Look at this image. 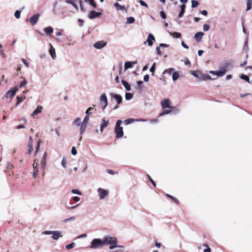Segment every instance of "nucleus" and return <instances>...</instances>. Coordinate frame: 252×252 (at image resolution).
Wrapping results in <instances>:
<instances>
[{
  "mask_svg": "<svg viewBox=\"0 0 252 252\" xmlns=\"http://www.w3.org/2000/svg\"><path fill=\"white\" fill-rule=\"evenodd\" d=\"M89 120V116L86 115V117H85V118L83 120L82 124H85L86 125H87Z\"/></svg>",
  "mask_w": 252,
  "mask_h": 252,
  "instance_id": "45",
  "label": "nucleus"
},
{
  "mask_svg": "<svg viewBox=\"0 0 252 252\" xmlns=\"http://www.w3.org/2000/svg\"><path fill=\"white\" fill-rule=\"evenodd\" d=\"M134 122V120L133 119H128L125 121L124 123L126 125L129 124Z\"/></svg>",
  "mask_w": 252,
  "mask_h": 252,
  "instance_id": "43",
  "label": "nucleus"
},
{
  "mask_svg": "<svg viewBox=\"0 0 252 252\" xmlns=\"http://www.w3.org/2000/svg\"><path fill=\"white\" fill-rule=\"evenodd\" d=\"M71 192L73 193H75V194H77L78 195H81L82 193H81V192L79 190H77V189H73L71 190Z\"/></svg>",
  "mask_w": 252,
  "mask_h": 252,
  "instance_id": "49",
  "label": "nucleus"
},
{
  "mask_svg": "<svg viewBox=\"0 0 252 252\" xmlns=\"http://www.w3.org/2000/svg\"><path fill=\"white\" fill-rule=\"evenodd\" d=\"M155 41V38L154 36L150 33L148 36V38L146 41H144V44H146L148 43L149 46H151L153 45L154 42Z\"/></svg>",
  "mask_w": 252,
  "mask_h": 252,
  "instance_id": "9",
  "label": "nucleus"
},
{
  "mask_svg": "<svg viewBox=\"0 0 252 252\" xmlns=\"http://www.w3.org/2000/svg\"><path fill=\"white\" fill-rule=\"evenodd\" d=\"M47 157V152H45L41 161V167L43 170H45L46 167Z\"/></svg>",
  "mask_w": 252,
  "mask_h": 252,
  "instance_id": "12",
  "label": "nucleus"
},
{
  "mask_svg": "<svg viewBox=\"0 0 252 252\" xmlns=\"http://www.w3.org/2000/svg\"><path fill=\"white\" fill-rule=\"evenodd\" d=\"M113 97H114V98H115L116 99V100L117 101V103H118V105L114 108V109H117L119 107L118 105L122 103V97L120 95L117 94H114L113 95Z\"/></svg>",
  "mask_w": 252,
  "mask_h": 252,
  "instance_id": "16",
  "label": "nucleus"
},
{
  "mask_svg": "<svg viewBox=\"0 0 252 252\" xmlns=\"http://www.w3.org/2000/svg\"><path fill=\"white\" fill-rule=\"evenodd\" d=\"M39 17V14H35L29 20L32 25H34L37 22Z\"/></svg>",
  "mask_w": 252,
  "mask_h": 252,
  "instance_id": "14",
  "label": "nucleus"
},
{
  "mask_svg": "<svg viewBox=\"0 0 252 252\" xmlns=\"http://www.w3.org/2000/svg\"><path fill=\"white\" fill-rule=\"evenodd\" d=\"M155 66H156V63H154L153 65L151 66V67L150 69V71L153 73V75L154 74V73L155 70Z\"/></svg>",
  "mask_w": 252,
  "mask_h": 252,
  "instance_id": "48",
  "label": "nucleus"
},
{
  "mask_svg": "<svg viewBox=\"0 0 252 252\" xmlns=\"http://www.w3.org/2000/svg\"><path fill=\"white\" fill-rule=\"evenodd\" d=\"M38 159H35L33 160V163L32 164V167L33 168V177L34 178H36L38 175Z\"/></svg>",
  "mask_w": 252,
  "mask_h": 252,
  "instance_id": "7",
  "label": "nucleus"
},
{
  "mask_svg": "<svg viewBox=\"0 0 252 252\" xmlns=\"http://www.w3.org/2000/svg\"><path fill=\"white\" fill-rule=\"evenodd\" d=\"M115 7L117 10H125L126 11V9L124 5H121L119 3L116 2L114 4Z\"/></svg>",
  "mask_w": 252,
  "mask_h": 252,
  "instance_id": "18",
  "label": "nucleus"
},
{
  "mask_svg": "<svg viewBox=\"0 0 252 252\" xmlns=\"http://www.w3.org/2000/svg\"><path fill=\"white\" fill-rule=\"evenodd\" d=\"M147 176H148V178L149 181L152 183L153 185L155 187L156 186V183L155 182V181L152 179V178L151 177V176L149 175H147Z\"/></svg>",
  "mask_w": 252,
  "mask_h": 252,
  "instance_id": "47",
  "label": "nucleus"
},
{
  "mask_svg": "<svg viewBox=\"0 0 252 252\" xmlns=\"http://www.w3.org/2000/svg\"><path fill=\"white\" fill-rule=\"evenodd\" d=\"M186 7V5H185V4H183L181 5V11L179 14V18H181L183 16L185 11Z\"/></svg>",
  "mask_w": 252,
  "mask_h": 252,
  "instance_id": "22",
  "label": "nucleus"
},
{
  "mask_svg": "<svg viewBox=\"0 0 252 252\" xmlns=\"http://www.w3.org/2000/svg\"><path fill=\"white\" fill-rule=\"evenodd\" d=\"M85 2L90 3L94 8H96L97 7V4L94 2V0H85Z\"/></svg>",
  "mask_w": 252,
  "mask_h": 252,
  "instance_id": "29",
  "label": "nucleus"
},
{
  "mask_svg": "<svg viewBox=\"0 0 252 252\" xmlns=\"http://www.w3.org/2000/svg\"><path fill=\"white\" fill-rule=\"evenodd\" d=\"M87 126V125H86L85 124L82 123V124L81 125L80 130V134L81 135H82L83 134V133L85 132V131L86 130Z\"/></svg>",
  "mask_w": 252,
  "mask_h": 252,
  "instance_id": "27",
  "label": "nucleus"
},
{
  "mask_svg": "<svg viewBox=\"0 0 252 252\" xmlns=\"http://www.w3.org/2000/svg\"><path fill=\"white\" fill-rule=\"evenodd\" d=\"M93 109H94V108H92V107H90V108H89L87 110V111H86V115H89V116L91 114H92V112H91V111L92 110H93Z\"/></svg>",
  "mask_w": 252,
  "mask_h": 252,
  "instance_id": "53",
  "label": "nucleus"
},
{
  "mask_svg": "<svg viewBox=\"0 0 252 252\" xmlns=\"http://www.w3.org/2000/svg\"><path fill=\"white\" fill-rule=\"evenodd\" d=\"M174 71V69L173 68H170L168 69H166L164 72L163 73H168L169 74H173V71Z\"/></svg>",
  "mask_w": 252,
  "mask_h": 252,
  "instance_id": "39",
  "label": "nucleus"
},
{
  "mask_svg": "<svg viewBox=\"0 0 252 252\" xmlns=\"http://www.w3.org/2000/svg\"><path fill=\"white\" fill-rule=\"evenodd\" d=\"M44 32L46 34L50 35L53 32V29L51 27H48L44 29Z\"/></svg>",
  "mask_w": 252,
  "mask_h": 252,
  "instance_id": "24",
  "label": "nucleus"
},
{
  "mask_svg": "<svg viewBox=\"0 0 252 252\" xmlns=\"http://www.w3.org/2000/svg\"><path fill=\"white\" fill-rule=\"evenodd\" d=\"M104 245H109V249L112 250L118 247L117 239L116 237H113L110 236H105L103 238Z\"/></svg>",
  "mask_w": 252,
  "mask_h": 252,
  "instance_id": "1",
  "label": "nucleus"
},
{
  "mask_svg": "<svg viewBox=\"0 0 252 252\" xmlns=\"http://www.w3.org/2000/svg\"><path fill=\"white\" fill-rule=\"evenodd\" d=\"M149 80V76L148 74L145 75L144 76V80L145 82H148Z\"/></svg>",
  "mask_w": 252,
  "mask_h": 252,
  "instance_id": "59",
  "label": "nucleus"
},
{
  "mask_svg": "<svg viewBox=\"0 0 252 252\" xmlns=\"http://www.w3.org/2000/svg\"><path fill=\"white\" fill-rule=\"evenodd\" d=\"M203 246L206 247L203 251V252H211V249L209 247L208 245L207 244H203Z\"/></svg>",
  "mask_w": 252,
  "mask_h": 252,
  "instance_id": "33",
  "label": "nucleus"
},
{
  "mask_svg": "<svg viewBox=\"0 0 252 252\" xmlns=\"http://www.w3.org/2000/svg\"><path fill=\"white\" fill-rule=\"evenodd\" d=\"M73 200L75 202H78L80 200V198L78 196H74L73 197Z\"/></svg>",
  "mask_w": 252,
  "mask_h": 252,
  "instance_id": "63",
  "label": "nucleus"
},
{
  "mask_svg": "<svg viewBox=\"0 0 252 252\" xmlns=\"http://www.w3.org/2000/svg\"><path fill=\"white\" fill-rule=\"evenodd\" d=\"M135 22V19L132 17H127L126 19V23L127 24H132Z\"/></svg>",
  "mask_w": 252,
  "mask_h": 252,
  "instance_id": "32",
  "label": "nucleus"
},
{
  "mask_svg": "<svg viewBox=\"0 0 252 252\" xmlns=\"http://www.w3.org/2000/svg\"><path fill=\"white\" fill-rule=\"evenodd\" d=\"M103 240L100 239H94L93 240L90 248L91 249H97L99 248H101L104 246Z\"/></svg>",
  "mask_w": 252,
  "mask_h": 252,
  "instance_id": "5",
  "label": "nucleus"
},
{
  "mask_svg": "<svg viewBox=\"0 0 252 252\" xmlns=\"http://www.w3.org/2000/svg\"><path fill=\"white\" fill-rule=\"evenodd\" d=\"M14 15L17 19H19L20 17L21 11L19 10H16L15 12Z\"/></svg>",
  "mask_w": 252,
  "mask_h": 252,
  "instance_id": "42",
  "label": "nucleus"
},
{
  "mask_svg": "<svg viewBox=\"0 0 252 252\" xmlns=\"http://www.w3.org/2000/svg\"><path fill=\"white\" fill-rule=\"evenodd\" d=\"M75 218L74 217H70V218H69L68 219H65L64 220V222H66L68 220H75Z\"/></svg>",
  "mask_w": 252,
  "mask_h": 252,
  "instance_id": "57",
  "label": "nucleus"
},
{
  "mask_svg": "<svg viewBox=\"0 0 252 252\" xmlns=\"http://www.w3.org/2000/svg\"><path fill=\"white\" fill-rule=\"evenodd\" d=\"M42 109V107L41 106H38L36 109L33 112V113L32 114V116L33 117H34L35 115L38 114L41 112V110Z\"/></svg>",
  "mask_w": 252,
  "mask_h": 252,
  "instance_id": "20",
  "label": "nucleus"
},
{
  "mask_svg": "<svg viewBox=\"0 0 252 252\" xmlns=\"http://www.w3.org/2000/svg\"><path fill=\"white\" fill-rule=\"evenodd\" d=\"M100 103L102 104H103V106L102 107V109H104L108 105V101H107V98L106 94H101L100 98Z\"/></svg>",
  "mask_w": 252,
  "mask_h": 252,
  "instance_id": "10",
  "label": "nucleus"
},
{
  "mask_svg": "<svg viewBox=\"0 0 252 252\" xmlns=\"http://www.w3.org/2000/svg\"><path fill=\"white\" fill-rule=\"evenodd\" d=\"M156 50L157 51V53H158V54L159 56H161L162 55V53L160 51V47H157L156 48Z\"/></svg>",
  "mask_w": 252,
  "mask_h": 252,
  "instance_id": "58",
  "label": "nucleus"
},
{
  "mask_svg": "<svg viewBox=\"0 0 252 252\" xmlns=\"http://www.w3.org/2000/svg\"><path fill=\"white\" fill-rule=\"evenodd\" d=\"M137 62H133L132 63L130 62H126L125 63V69H127L131 68L132 66V64H136Z\"/></svg>",
  "mask_w": 252,
  "mask_h": 252,
  "instance_id": "21",
  "label": "nucleus"
},
{
  "mask_svg": "<svg viewBox=\"0 0 252 252\" xmlns=\"http://www.w3.org/2000/svg\"><path fill=\"white\" fill-rule=\"evenodd\" d=\"M27 81L25 79H24V80L20 83L19 87L20 88L24 87L27 84Z\"/></svg>",
  "mask_w": 252,
  "mask_h": 252,
  "instance_id": "52",
  "label": "nucleus"
},
{
  "mask_svg": "<svg viewBox=\"0 0 252 252\" xmlns=\"http://www.w3.org/2000/svg\"><path fill=\"white\" fill-rule=\"evenodd\" d=\"M108 120L106 121L104 119H102V123L101 124L100 128V130L101 132L103 131V129L108 126Z\"/></svg>",
  "mask_w": 252,
  "mask_h": 252,
  "instance_id": "19",
  "label": "nucleus"
},
{
  "mask_svg": "<svg viewBox=\"0 0 252 252\" xmlns=\"http://www.w3.org/2000/svg\"><path fill=\"white\" fill-rule=\"evenodd\" d=\"M71 154L73 155H76L77 154V150L75 147H72L71 149Z\"/></svg>",
  "mask_w": 252,
  "mask_h": 252,
  "instance_id": "55",
  "label": "nucleus"
},
{
  "mask_svg": "<svg viewBox=\"0 0 252 252\" xmlns=\"http://www.w3.org/2000/svg\"><path fill=\"white\" fill-rule=\"evenodd\" d=\"M139 2L140 3L141 5L145 6L146 7H148V5L145 1L142 0H139Z\"/></svg>",
  "mask_w": 252,
  "mask_h": 252,
  "instance_id": "54",
  "label": "nucleus"
},
{
  "mask_svg": "<svg viewBox=\"0 0 252 252\" xmlns=\"http://www.w3.org/2000/svg\"><path fill=\"white\" fill-rule=\"evenodd\" d=\"M25 98H26V96H24L23 97H19V96H17V102L16 103V105H17L19 103H20V102L23 101L24 100V99H25Z\"/></svg>",
  "mask_w": 252,
  "mask_h": 252,
  "instance_id": "37",
  "label": "nucleus"
},
{
  "mask_svg": "<svg viewBox=\"0 0 252 252\" xmlns=\"http://www.w3.org/2000/svg\"><path fill=\"white\" fill-rule=\"evenodd\" d=\"M74 245H75V244L74 243H72L71 244H69L66 245L65 246V248L67 249H68V250L69 249H72L74 247Z\"/></svg>",
  "mask_w": 252,
  "mask_h": 252,
  "instance_id": "46",
  "label": "nucleus"
},
{
  "mask_svg": "<svg viewBox=\"0 0 252 252\" xmlns=\"http://www.w3.org/2000/svg\"><path fill=\"white\" fill-rule=\"evenodd\" d=\"M240 78L245 80L246 82H247L249 83H251L249 77L246 75L242 74L240 76Z\"/></svg>",
  "mask_w": 252,
  "mask_h": 252,
  "instance_id": "30",
  "label": "nucleus"
},
{
  "mask_svg": "<svg viewBox=\"0 0 252 252\" xmlns=\"http://www.w3.org/2000/svg\"><path fill=\"white\" fill-rule=\"evenodd\" d=\"M132 96H133V94H132L129 93H126L125 97H126V100L131 99L132 98Z\"/></svg>",
  "mask_w": 252,
  "mask_h": 252,
  "instance_id": "38",
  "label": "nucleus"
},
{
  "mask_svg": "<svg viewBox=\"0 0 252 252\" xmlns=\"http://www.w3.org/2000/svg\"><path fill=\"white\" fill-rule=\"evenodd\" d=\"M18 90L17 88H15L14 89L10 90L7 92L5 94V97H9L10 98H12L16 94V91Z\"/></svg>",
  "mask_w": 252,
  "mask_h": 252,
  "instance_id": "13",
  "label": "nucleus"
},
{
  "mask_svg": "<svg viewBox=\"0 0 252 252\" xmlns=\"http://www.w3.org/2000/svg\"><path fill=\"white\" fill-rule=\"evenodd\" d=\"M107 172L109 174H111V175H114L115 173V172L114 171H113L112 170H111V169H107Z\"/></svg>",
  "mask_w": 252,
  "mask_h": 252,
  "instance_id": "60",
  "label": "nucleus"
},
{
  "mask_svg": "<svg viewBox=\"0 0 252 252\" xmlns=\"http://www.w3.org/2000/svg\"><path fill=\"white\" fill-rule=\"evenodd\" d=\"M160 15L161 17V18L163 19H165L166 18V15L163 11H161L160 12Z\"/></svg>",
  "mask_w": 252,
  "mask_h": 252,
  "instance_id": "50",
  "label": "nucleus"
},
{
  "mask_svg": "<svg viewBox=\"0 0 252 252\" xmlns=\"http://www.w3.org/2000/svg\"><path fill=\"white\" fill-rule=\"evenodd\" d=\"M33 147L32 145L31 144H28V154L29 155H30L32 152L33 151Z\"/></svg>",
  "mask_w": 252,
  "mask_h": 252,
  "instance_id": "36",
  "label": "nucleus"
},
{
  "mask_svg": "<svg viewBox=\"0 0 252 252\" xmlns=\"http://www.w3.org/2000/svg\"><path fill=\"white\" fill-rule=\"evenodd\" d=\"M182 45L186 49H189V46L185 43V42L183 41L182 42Z\"/></svg>",
  "mask_w": 252,
  "mask_h": 252,
  "instance_id": "64",
  "label": "nucleus"
},
{
  "mask_svg": "<svg viewBox=\"0 0 252 252\" xmlns=\"http://www.w3.org/2000/svg\"><path fill=\"white\" fill-rule=\"evenodd\" d=\"M143 84V81H138L137 82V86H136V89H139L140 90H142V84Z\"/></svg>",
  "mask_w": 252,
  "mask_h": 252,
  "instance_id": "40",
  "label": "nucleus"
},
{
  "mask_svg": "<svg viewBox=\"0 0 252 252\" xmlns=\"http://www.w3.org/2000/svg\"><path fill=\"white\" fill-rule=\"evenodd\" d=\"M200 13H201L202 15H204V16H207V14H208V12H207V11L206 10H204L201 11H200Z\"/></svg>",
  "mask_w": 252,
  "mask_h": 252,
  "instance_id": "62",
  "label": "nucleus"
},
{
  "mask_svg": "<svg viewBox=\"0 0 252 252\" xmlns=\"http://www.w3.org/2000/svg\"><path fill=\"white\" fill-rule=\"evenodd\" d=\"M161 105L163 109V111L159 114V116L169 114L172 112L174 108L170 106V101L168 99H164L161 102Z\"/></svg>",
  "mask_w": 252,
  "mask_h": 252,
  "instance_id": "2",
  "label": "nucleus"
},
{
  "mask_svg": "<svg viewBox=\"0 0 252 252\" xmlns=\"http://www.w3.org/2000/svg\"><path fill=\"white\" fill-rule=\"evenodd\" d=\"M122 83L123 85V86L125 87L126 90H127V91L130 90V86L127 82H126V81H125L124 80H123L122 81Z\"/></svg>",
  "mask_w": 252,
  "mask_h": 252,
  "instance_id": "25",
  "label": "nucleus"
},
{
  "mask_svg": "<svg viewBox=\"0 0 252 252\" xmlns=\"http://www.w3.org/2000/svg\"><path fill=\"white\" fill-rule=\"evenodd\" d=\"M122 123V121L119 120L117 121L115 127V133L116 135L117 138H120L123 136L124 132L123 128L121 126V125Z\"/></svg>",
  "mask_w": 252,
  "mask_h": 252,
  "instance_id": "4",
  "label": "nucleus"
},
{
  "mask_svg": "<svg viewBox=\"0 0 252 252\" xmlns=\"http://www.w3.org/2000/svg\"><path fill=\"white\" fill-rule=\"evenodd\" d=\"M210 29V26L207 24H204L203 25V31L206 32L208 31Z\"/></svg>",
  "mask_w": 252,
  "mask_h": 252,
  "instance_id": "51",
  "label": "nucleus"
},
{
  "mask_svg": "<svg viewBox=\"0 0 252 252\" xmlns=\"http://www.w3.org/2000/svg\"><path fill=\"white\" fill-rule=\"evenodd\" d=\"M66 161L65 159H63L62 161V164L64 167H66Z\"/></svg>",
  "mask_w": 252,
  "mask_h": 252,
  "instance_id": "61",
  "label": "nucleus"
},
{
  "mask_svg": "<svg viewBox=\"0 0 252 252\" xmlns=\"http://www.w3.org/2000/svg\"><path fill=\"white\" fill-rule=\"evenodd\" d=\"M22 62L23 63H24V64L27 66V67H29V63H28V62L26 60V59H22Z\"/></svg>",
  "mask_w": 252,
  "mask_h": 252,
  "instance_id": "56",
  "label": "nucleus"
},
{
  "mask_svg": "<svg viewBox=\"0 0 252 252\" xmlns=\"http://www.w3.org/2000/svg\"><path fill=\"white\" fill-rule=\"evenodd\" d=\"M98 192H99V196L100 199H104L109 194V191L108 190L101 188H99L98 189Z\"/></svg>",
  "mask_w": 252,
  "mask_h": 252,
  "instance_id": "8",
  "label": "nucleus"
},
{
  "mask_svg": "<svg viewBox=\"0 0 252 252\" xmlns=\"http://www.w3.org/2000/svg\"><path fill=\"white\" fill-rule=\"evenodd\" d=\"M252 0H247V11L250 10L252 8Z\"/></svg>",
  "mask_w": 252,
  "mask_h": 252,
  "instance_id": "28",
  "label": "nucleus"
},
{
  "mask_svg": "<svg viewBox=\"0 0 252 252\" xmlns=\"http://www.w3.org/2000/svg\"><path fill=\"white\" fill-rule=\"evenodd\" d=\"M199 5V2L195 0H191V7L192 8H194L197 7Z\"/></svg>",
  "mask_w": 252,
  "mask_h": 252,
  "instance_id": "34",
  "label": "nucleus"
},
{
  "mask_svg": "<svg viewBox=\"0 0 252 252\" xmlns=\"http://www.w3.org/2000/svg\"><path fill=\"white\" fill-rule=\"evenodd\" d=\"M171 34L173 37L176 38H180L181 36V34L177 32H173V33H171Z\"/></svg>",
  "mask_w": 252,
  "mask_h": 252,
  "instance_id": "35",
  "label": "nucleus"
},
{
  "mask_svg": "<svg viewBox=\"0 0 252 252\" xmlns=\"http://www.w3.org/2000/svg\"><path fill=\"white\" fill-rule=\"evenodd\" d=\"M107 44V42L104 41H100L97 42H96L94 44V47L96 49H101L102 48L105 46Z\"/></svg>",
  "mask_w": 252,
  "mask_h": 252,
  "instance_id": "15",
  "label": "nucleus"
},
{
  "mask_svg": "<svg viewBox=\"0 0 252 252\" xmlns=\"http://www.w3.org/2000/svg\"><path fill=\"white\" fill-rule=\"evenodd\" d=\"M40 140L38 141V143H37V146L36 147V149H35V151L34 152V156H35L37 154V153H38V150H39V146H40Z\"/></svg>",
  "mask_w": 252,
  "mask_h": 252,
  "instance_id": "41",
  "label": "nucleus"
},
{
  "mask_svg": "<svg viewBox=\"0 0 252 252\" xmlns=\"http://www.w3.org/2000/svg\"><path fill=\"white\" fill-rule=\"evenodd\" d=\"M166 196L168 198H170L176 204H177V205L179 204L180 202L176 198L174 197V196H173L169 194H166Z\"/></svg>",
  "mask_w": 252,
  "mask_h": 252,
  "instance_id": "26",
  "label": "nucleus"
},
{
  "mask_svg": "<svg viewBox=\"0 0 252 252\" xmlns=\"http://www.w3.org/2000/svg\"><path fill=\"white\" fill-rule=\"evenodd\" d=\"M80 122H81V119L79 118H77V119H76L74 121V124L77 126H80Z\"/></svg>",
  "mask_w": 252,
  "mask_h": 252,
  "instance_id": "44",
  "label": "nucleus"
},
{
  "mask_svg": "<svg viewBox=\"0 0 252 252\" xmlns=\"http://www.w3.org/2000/svg\"><path fill=\"white\" fill-rule=\"evenodd\" d=\"M44 234H53L52 238L55 240H58L60 237H62L61 233L58 231H44L43 232Z\"/></svg>",
  "mask_w": 252,
  "mask_h": 252,
  "instance_id": "6",
  "label": "nucleus"
},
{
  "mask_svg": "<svg viewBox=\"0 0 252 252\" xmlns=\"http://www.w3.org/2000/svg\"><path fill=\"white\" fill-rule=\"evenodd\" d=\"M230 63L226 62L223 63L219 67L220 70L218 71H210V73L213 75H217L219 77L223 76L227 72V68L229 66Z\"/></svg>",
  "mask_w": 252,
  "mask_h": 252,
  "instance_id": "3",
  "label": "nucleus"
},
{
  "mask_svg": "<svg viewBox=\"0 0 252 252\" xmlns=\"http://www.w3.org/2000/svg\"><path fill=\"white\" fill-rule=\"evenodd\" d=\"M179 77V74L178 72H174L172 74V79L174 81H176Z\"/></svg>",
  "mask_w": 252,
  "mask_h": 252,
  "instance_id": "31",
  "label": "nucleus"
},
{
  "mask_svg": "<svg viewBox=\"0 0 252 252\" xmlns=\"http://www.w3.org/2000/svg\"><path fill=\"white\" fill-rule=\"evenodd\" d=\"M49 52L52 58L55 59L56 57L55 49L51 45Z\"/></svg>",
  "mask_w": 252,
  "mask_h": 252,
  "instance_id": "23",
  "label": "nucleus"
},
{
  "mask_svg": "<svg viewBox=\"0 0 252 252\" xmlns=\"http://www.w3.org/2000/svg\"><path fill=\"white\" fill-rule=\"evenodd\" d=\"M204 33L202 32H198L195 34L194 38L198 42H199L201 40L203 35Z\"/></svg>",
  "mask_w": 252,
  "mask_h": 252,
  "instance_id": "17",
  "label": "nucleus"
},
{
  "mask_svg": "<svg viewBox=\"0 0 252 252\" xmlns=\"http://www.w3.org/2000/svg\"><path fill=\"white\" fill-rule=\"evenodd\" d=\"M102 15L101 12H98L95 11H91L89 12L88 14V17L90 19H93L96 17H99Z\"/></svg>",
  "mask_w": 252,
  "mask_h": 252,
  "instance_id": "11",
  "label": "nucleus"
}]
</instances>
